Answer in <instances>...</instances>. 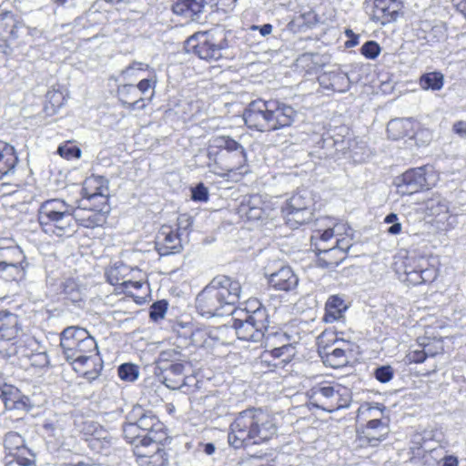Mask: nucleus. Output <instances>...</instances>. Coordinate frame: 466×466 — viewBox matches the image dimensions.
I'll list each match as a JSON object with an SVG mask.
<instances>
[{"instance_id": "nucleus-53", "label": "nucleus", "mask_w": 466, "mask_h": 466, "mask_svg": "<svg viewBox=\"0 0 466 466\" xmlns=\"http://www.w3.org/2000/svg\"><path fill=\"white\" fill-rule=\"evenodd\" d=\"M13 459L5 460V466H35L34 457L14 453Z\"/></svg>"}, {"instance_id": "nucleus-18", "label": "nucleus", "mask_w": 466, "mask_h": 466, "mask_svg": "<svg viewBox=\"0 0 466 466\" xmlns=\"http://www.w3.org/2000/svg\"><path fill=\"white\" fill-rule=\"evenodd\" d=\"M340 395L332 386L313 388L309 395L310 404L324 410L332 411L343 407L338 400Z\"/></svg>"}, {"instance_id": "nucleus-20", "label": "nucleus", "mask_w": 466, "mask_h": 466, "mask_svg": "<svg viewBox=\"0 0 466 466\" xmlns=\"http://www.w3.org/2000/svg\"><path fill=\"white\" fill-rule=\"evenodd\" d=\"M271 118V130H279L290 127L297 116L296 110L289 105L279 100H269Z\"/></svg>"}, {"instance_id": "nucleus-4", "label": "nucleus", "mask_w": 466, "mask_h": 466, "mask_svg": "<svg viewBox=\"0 0 466 466\" xmlns=\"http://www.w3.org/2000/svg\"><path fill=\"white\" fill-rule=\"evenodd\" d=\"M269 416L261 409H247L237 414L230 423L228 443L238 449L268 441L276 433Z\"/></svg>"}, {"instance_id": "nucleus-30", "label": "nucleus", "mask_w": 466, "mask_h": 466, "mask_svg": "<svg viewBox=\"0 0 466 466\" xmlns=\"http://www.w3.org/2000/svg\"><path fill=\"white\" fill-rule=\"evenodd\" d=\"M318 256L317 265L322 268H335L346 258L339 254L338 249L332 246L323 245L319 249L315 250Z\"/></svg>"}, {"instance_id": "nucleus-55", "label": "nucleus", "mask_w": 466, "mask_h": 466, "mask_svg": "<svg viewBox=\"0 0 466 466\" xmlns=\"http://www.w3.org/2000/svg\"><path fill=\"white\" fill-rule=\"evenodd\" d=\"M148 68V65H146L141 62L134 61L129 66H127L125 69L121 71L122 77L126 79H131L133 76H135V71L139 70H146Z\"/></svg>"}, {"instance_id": "nucleus-31", "label": "nucleus", "mask_w": 466, "mask_h": 466, "mask_svg": "<svg viewBox=\"0 0 466 466\" xmlns=\"http://www.w3.org/2000/svg\"><path fill=\"white\" fill-rule=\"evenodd\" d=\"M387 133L390 138L398 140L413 133V121L410 118H396L387 125Z\"/></svg>"}, {"instance_id": "nucleus-22", "label": "nucleus", "mask_w": 466, "mask_h": 466, "mask_svg": "<svg viewBox=\"0 0 466 466\" xmlns=\"http://www.w3.org/2000/svg\"><path fill=\"white\" fill-rule=\"evenodd\" d=\"M319 86L327 90L344 93L350 87V80L348 75L340 70L327 71L318 77Z\"/></svg>"}, {"instance_id": "nucleus-8", "label": "nucleus", "mask_w": 466, "mask_h": 466, "mask_svg": "<svg viewBox=\"0 0 466 466\" xmlns=\"http://www.w3.org/2000/svg\"><path fill=\"white\" fill-rule=\"evenodd\" d=\"M386 410L385 406L380 403L369 405L366 410L370 417H376L377 412L382 415ZM389 434L388 420L383 418H374L370 420L366 426L357 430V437L355 440L356 447L368 448L377 447L383 441Z\"/></svg>"}, {"instance_id": "nucleus-56", "label": "nucleus", "mask_w": 466, "mask_h": 466, "mask_svg": "<svg viewBox=\"0 0 466 466\" xmlns=\"http://www.w3.org/2000/svg\"><path fill=\"white\" fill-rule=\"evenodd\" d=\"M429 355L432 356L433 354L428 353L424 349L413 350L409 351L406 359L410 363H422Z\"/></svg>"}, {"instance_id": "nucleus-3", "label": "nucleus", "mask_w": 466, "mask_h": 466, "mask_svg": "<svg viewBox=\"0 0 466 466\" xmlns=\"http://www.w3.org/2000/svg\"><path fill=\"white\" fill-rule=\"evenodd\" d=\"M240 283L226 275H218L197 295V312L207 319L231 314L240 299Z\"/></svg>"}, {"instance_id": "nucleus-36", "label": "nucleus", "mask_w": 466, "mask_h": 466, "mask_svg": "<svg viewBox=\"0 0 466 466\" xmlns=\"http://www.w3.org/2000/svg\"><path fill=\"white\" fill-rule=\"evenodd\" d=\"M157 368L170 364L188 362L187 357L182 353L179 348H172L160 351L157 360Z\"/></svg>"}, {"instance_id": "nucleus-29", "label": "nucleus", "mask_w": 466, "mask_h": 466, "mask_svg": "<svg viewBox=\"0 0 466 466\" xmlns=\"http://www.w3.org/2000/svg\"><path fill=\"white\" fill-rule=\"evenodd\" d=\"M350 145L357 146V141L344 137L334 138L332 137H327L322 139V147L328 150L326 155L332 157H339L340 155L347 157Z\"/></svg>"}, {"instance_id": "nucleus-50", "label": "nucleus", "mask_w": 466, "mask_h": 466, "mask_svg": "<svg viewBox=\"0 0 466 466\" xmlns=\"http://www.w3.org/2000/svg\"><path fill=\"white\" fill-rule=\"evenodd\" d=\"M446 36V30L443 25H435L426 33L424 38L428 43L439 42Z\"/></svg>"}, {"instance_id": "nucleus-23", "label": "nucleus", "mask_w": 466, "mask_h": 466, "mask_svg": "<svg viewBox=\"0 0 466 466\" xmlns=\"http://www.w3.org/2000/svg\"><path fill=\"white\" fill-rule=\"evenodd\" d=\"M268 284L276 290L292 291L299 284V278L289 266L280 268L268 276Z\"/></svg>"}, {"instance_id": "nucleus-24", "label": "nucleus", "mask_w": 466, "mask_h": 466, "mask_svg": "<svg viewBox=\"0 0 466 466\" xmlns=\"http://www.w3.org/2000/svg\"><path fill=\"white\" fill-rule=\"evenodd\" d=\"M117 96L123 106L129 110L143 109L146 106V98L138 96L137 88L132 84L119 86Z\"/></svg>"}, {"instance_id": "nucleus-26", "label": "nucleus", "mask_w": 466, "mask_h": 466, "mask_svg": "<svg viewBox=\"0 0 466 466\" xmlns=\"http://www.w3.org/2000/svg\"><path fill=\"white\" fill-rule=\"evenodd\" d=\"M347 346V349L336 347L332 350L329 346L319 347V353L325 364L334 369L341 368L348 363L347 351L350 345Z\"/></svg>"}, {"instance_id": "nucleus-13", "label": "nucleus", "mask_w": 466, "mask_h": 466, "mask_svg": "<svg viewBox=\"0 0 466 466\" xmlns=\"http://www.w3.org/2000/svg\"><path fill=\"white\" fill-rule=\"evenodd\" d=\"M17 315L7 310L0 311V353L11 356L16 353L15 340L19 331Z\"/></svg>"}, {"instance_id": "nucleus-19", "label": "nucleus", "mask_w": 466, "mask_h": 466, "mask_svg": "<svg viewBox=\"0 0 466 466\" xmlns=\"http://www.w3.org/2000/svg\"><path fill=\"white\" fill-rule=\"evenodd\" d=\"M187 362L170 364L157 368L159 380L170 390H180L187 385L185 377V365Z\"/></svg>"}, {"instance_id": "nucleus-59", "label": "nucleus", "mask_w": 466, "mask_h": 466, "mask_svg": "<svg viewBox=\"0 0 466 466\" xmlns=\"http://www.w3.org/2000/svg\"><path fill=\"white\" fill-rule=\"evenodd\" d=\"M31 362L35 367H46L49 364V358L46 351L33 353Z\"/></svg>"}, {"instance_id": "nucleus-17", "label": "nucleus", "mask_w": 466, "mask_h": 466, "mask_svg": "<svg viewBox=\"0 0 466 466\" xmlns=\"http://www.w3.org/2000/svg\"><path fill=\"white\" fill-rule=\"evenodd\" d=\"M160 443L154 442L134 449V454L139 466H166L167 464V455Z\"/></svg>"}, {"instance_id": "nucleus-15", "label": "nucleus", "mask_w": 466, "mask_h": 466, "mask_svg": "<svg viewBox=\"0 0 466 466\" xmlns=\"http://www.w3.org/2000/svg\"><path fill=\"white\" fill-rule=\"evenodd\" d=\"M270 212L269 203L260 195L244 197L238 208L239 217L248 221L263 220L269 217Z\"/></svg>"}, {"instance_id": "nucleus-21", "label": "nucleus", "mask_w": 466, "mask_h": 466, "mask_svg": "<svg viewBox=\"0 0 466 466\" xmlns=\"http://www.w3.org/2000/svg\"><path fill=\"white\" fill-rule=\"evenodd\" d=\"M206 5L205 0H174L172 11L190 21L200 22Z\"/></svg>"}, {"instance_id": "nucleus-27", "label": "nucleus", "mask_w": 466, "mask_h": 466, "mask_svg": "<svg viewBox=\"0 0 466 466\" xmlns=\"http://www.w3.org/2000/svg\"><path fill=\"white\" fill-rule=\"evenodd\" d=\"M4 446L8 451L5 460L13 459L15 457L14 453L34 457V454L25 446L24 438L15 431H9L5 435Z\"/></svg>"}, {"instance_id": "nucleus-9", "label": "nucleus", "mask_w": 466, "mask_h": 466, "mask_svg": "<svg viewBox=\"0 0 466 466\" xmlns=\"http://www.w3.org/2000/svg\"><path fill=\"white\" fill-rule=\"evenodd\" d=\"M313 198L307 189L293 194L281 208L286 224L291 228L309 223L313 218Z\"/></svg>"}, {"instance_id": "nucleus-39", "label": "nucleus", "mask_w": 466, "mask_h": 466, "mask_svg": "<svg viewBox=\"0 0 466 466\" xmlns=\"http://www.w3.org/2000/svg\"><path fill=\"white\" fill-rule=\"evenodd\" d=\"M419 83L420 87L424 90L437 91L443 86V75L437 71L425 73L420 77Z\"/></svg>"}, {"instance_id": "nucleus-28", "label": "nucleus", "mask_w": 466, "mask_h": 466, "mask_svg": "<svg viewBox=\"0 0 466 466\" xmlns=\"http://www.w3.org/2000/svg\"><path fill=\"white\" fill-rule=\"evenodd\" d=\"M18 157L15 147L4 141H0V179L14 173Z\"/></svg>"}, {"instance_id": "nucleus-57", "label": "nucleus", "mask_w": 466, "mask_h": 466, "mask_svg": "<svg viewBox=\"0 0 466 466\" xmlns=\"http://www.w3.org/2000/svg\"><path fill=\"white\" fill-rule=\"evenodd\" d=\"M46 97L53 107L62 106L65 100L63 93L56 89L47 91Z\"/></svg>"}, {"instance_id": "nucleus-45", "label": "nucleus", "mask_w": 466, "mask_h": 466, "mask_svg": "<svg viewBox=\"0 0 466 466\" xmlns=\"http://www.w3.org/2000/svg\"><path fill=\"white\" fill-rule=\"evenodd\" d=\"M381 49L380 45L373 40L367 41L360 48V54L368 59H375L379 56Z\"/></svg>"}, {"instance_id": "nucleus-40", "label": "nucleus", "mask_w": 466, "mask_h": 466, "mask_svg": "<svg viewBox=\"0 0 466 466\" xmlns=\"http://www.w3.org/2000/svg\"><path fill=\"white\" fill-rule=\"evenodd\" d=\"M61 287L62 293L73 303H79L83 300V289L76 280L67 279L62 283Z\"/></svg>"}, {"instance_id": "nucleus-47", "label": "nucleus", "mask_w": 466, "mask_h": 466, "mask_svg": "<svg viewBox=\"0 0 466 466\" xmlns=\"http://www.w3.org/2000/svg\"><path fill=\"white\" fill-rule=\"evenodd\" d=\"M192 225L193 218L190 215L187 213L180 214L177 217V229L175 231L182 233V236L186 234L187 237L191 230Z\"/></svg>"}, {"instance_id": "nucleus-54", "label": "nucleus", "mask_w": 466, "mask_h": 466, "mask_svg": "<svg viewBox=\"0 0 466 466\" xmlns=\"http://www.w3.org/2000/svg\"><path fill=\"white\" fill-rule=\"evenodd\" d=\"M191 198L194 201L207 202L208 200V190L203 183H198L191 188Z\"/></svg>"}, {"instance_id": "nucleus-35", "label": "nucleus", "mask_w": 466, "mask_h": 466, "mask_svg": "<svg viewBox=\"0 0 466 466\" xmlns=\"http://www.w3.org/2000/svg\"><path fill=\"white\" fill-rule=\"evenodd\" d=\"M218 329L209 328H198L189 332L190 343L197 347H209L210 340H216Z\"/></svg>"}, {"instance_id": "nucleus-34", "label": "nucleus", "mask_w": 466, "mask_h": 466, "mask_svg": "<svg viewBox=\"0 0 466 466\" xmlns=\"http://www.w3.org/2000/svg\"><path fill=\"white\" fill-rule=\"evenodd\" d=\"M29 263L10 264L0 262V278L5 281H19L25 277Z\"/></svg>"}, {"instance_id": "nucleus-14", "label": "nucleus", "mask_w": 466, "mask_h": 466, "mask_svg": "<svg viewBox=\"0 0 466 466\" xmlns=\"http://www.w3.org/2000/svg\"><path fill=\"white\" fill-rule=\"evenodd\" d=\"M365 3L370 7L371 20L381 25L397 21L404 14L402 0H366Z\"/></svg>"}, {"instance_id": "nucleus-41", "label": "nucleus", "mask_w": 466, "mask_h": 466, "mask_svg": "<svg viewBox=\"0 0 466 466\" xmlns=\"http://www.w3.org/2000/svg\"><path fill=\"white\" fill-rule=\"evenodd\" d=\"M0 262L10 264L28 263L23 250L16 245L1 251Z\"/></svg>"}, {"instance_id": "nucleus-11", "label": "nucleus", "mask_w": 466, "mask_h": 466, "mask_svg": "<svg viewBox=\"0 0 466 466\" xmlns=\"http://www.w3.org/2000/svg\"><path fill=\"white\" fill-rule=\"evenodd\" d=\"M269 100L257 99L250 102L243 113V119L248 128L260 132H270L271 118Z\"/></svg>"}, {"instance_id": "nucleus-6", "label": "nucleus", "mask_w": 466, "mask_h": 466, "mask_svg": "<svg viewBox=\"0 0 466 466\" xmlns=\"http://www.w3.org/2000/svg\"><path fill=\"white\" fill-rule=\"evenodd\" d=\"M269 323L268 309L257 299L248 302L243 318L232 319L238 339L254 342L261 341L268 336Z\"/></svg>"}, {"instance_id": "nucleus-44", "label": "nucleus", "mask_w": 466, "mask_h": 466, "mask_svg": "<svg viewBox=\"0 0 466 466\" xmlns=\"http://www.w3.org/2000/svg\"><path fill=\"white\" fill-rule=\"evenodd\" d=\"M368 156L365 144H360L357 141V146H350L346 158L351 159L353 162H363Z\"/></svg>"}, {"instance_id": "nucleus-46", "label": "nucleus", "mask_w": 466, "mask_h": 466, "mask_svg": "<svg viewBox=\"0 0 466 466\" xmlns=\"http://www.w3.org/2000/svg\"><path fill=\"white\" fill-rule=\"evenodd\" d=\"M167 309V303L165 300L154 302L149 309V318L153 321H158L164 319Z\"/></svg>"}, {"instance_id": "nucleus-42", "label": "nucleus", "mask_w": 466, "mask_h": 466, "mask_svg": "<svg viewBox=\"0 0 466 466\" xmlns=\"http://www.w3.org/2000/svg\"><path fill=\"white\" fill-rule=\"evenodd\" d=\"M117 373L122 380L133 382L139 376L138 367L133 363H123L119 365Z\"/></svg>"}, {"instance_id": "nucleus-51", "label": "nucleus", "mask_w": 466, "mask_h": 466, "mask_svg": "<svg viewBox=\"0 0 466 466\" xmlns=\"http://www.w3.org/2000/svg\"><path fill=\"white\" fill-rule=\"evenodd\" d=\"M57 153L64 158L72 159L81 157V150L76 146L62 145L57 148Z\"/></svg>"}, {"instance_id": "nucleus-2", "label": "nucleus", "mask_w": 466, "mask_h": 466, "mask_svg": "<svg viewBox=\"0 0 466 466\" xmlns=\"http://www.w3.org/2000/svg\"><path fill=\"white\" fill-rule=\"evenodd\" d=\"M60 347L66 361L74 366L76 371L84 367L93 366L84 371V378L92 382L100 376L103 360L99 356L97 343L86 329L78 327H67L60 334Z\"/></svg>"}, {"instance_id": "nucleus-5", "label": "nucleus", "mask_w": 466, "mask_h": 466, "mask_svg": "<svg viewBox=\"0 0 466 466\" xmlns=\"http://www.w3.org/2000/svg\"><path fill=\"white\" fill-rule=\"evenodd\" d=\"M237 36L231 30L216 27L206 32H198L185 42L187 53H193L200 59L218 61L225 53L237 45Z\"/></svg>"}, {"instance_id": "nucleus-10", "label": "nucleus", "mask_w": 466, "mask_h": 466, "mask_svg": "<svg viewBox=\"0 0 466 466\" xmlns=\"http://www.w3.org/2000/svg\"><path fill=\"white\" fill-rule=\"evenodd\" d=\"M127 420L137 423L144 434L142 442L150 444L166 440V427L152 410H146L140 405L134 406L127 415Z\"/></svg>"}, {"instance_id": "nucleus-49", "label": "nucleus", "mask_w": 466, "mask_h": 466, "mask_svg": "<svg viewBox=\"0 0 466 466\" xmlns=\"http://www.w3.org/2000/svg\"><path fill=\"white\" fill-rule=\"evenodd\" d=\"M394 370L390 365H382L375 369L374 377L381 383H387L392 380Z\"/></svg>"}, {"instance_id": "nucleus-37", "label": "nucleus", "mask_w": 466, "mask_h": 466, "mask_svg": "<svg viewBox=\"0 0 466 466\" xmlns=\"http://www.w3.org/2000/svg\"><path fill=\"white\" fill-rule=\"evenodd\" d=\"M339 226L335 225L323 230H315L310 238L311 245L314 246L315 250L319 249V247H323V245H328V243L331 241L334 237L340 235L339 232Z\"/></svg>"}, {"instance_id": "nucleus-16", "label": "nucleus", "mask_w": 466, "mask_h": 466, "mask_svg": "<svg viewBox=\"0 0 466 466\" xmlns=\"http://www.w3.org/2000/svg\"><path fill=\"white\" fill-rule=\"evenodd\" d=\"M182 233L176 232L171 227L162 226L158 231L155 245L160 256H168L182 251Z\"/></svg>"}, {"instance_id": "nucleus-33", "label": "nucleus", "mask_w": 466, "mask_h": 466, "mask_svg": "<svg viewBox=\"0 0 466 466\" xmlns=\"http://www.w3.org/2000/svg\"><path fill=\"white\" fill-rule=\"evenodd\" d=\"M347 306L344 300L339 296H331L325 306V314L323 319L327 323H332L342 317Z\"/></svg>"}, {"instance_id": "nucleus-62", "label": "nucleus", "mask_w": 466, "mask_h": 466, "mask_svg": "<svg viewBox=\"0 0 466 466\" xmlns=\"http://www.w3.org/2000/svg\"><path fill=\"white\" fill-rule=\"evenodd\" d=\"M312 16H313V15L310 12H309L307 14L299 15L296 16L293 20H291L289 23L288 26L291 30H294L296 27L300 28L306 25L305 20L309 19Z\"/></svg>"}, {"instance_id": "nucleus-32", "label": "nucleus", "mask_w": 466, "mask_h": 466, "mask_svg": "<svg viewBox=\"0 0 466 466\" xmlns=\"http://www.w3.org/2000/svg\"><path fill=\"white\" fill-rule=\"evenodd\" d=\"M20 23L16 21L11 12L0 15V38L3 40L15 39L18 37L17 29Z\"/></svg>"}, {"instance_id": "nucleus-58", "label": "nucleus", "mask_w": 466, "mask_h": 466, "mask_svg": "<svg viewBox=\"0 0 466 466\" xmlns=\"http://www.w3.org/2000/svg\"><path fill=\"white\" fill-rule=\"evenodd\" d=\"M331 246L338 249L339 255L345 256L346 252L352 246V239L349 238H336Z\"/></svg>"}, {"instance_id": "nucleus-43", "label": "nucleus", "mask_w": 466, "mask_h": 466, "mask_svg": "<svg viewBox=\"0 0 466 466\" xmlns=\"http://www.w3.org/2000/svg\"><path fill=\"white\" fill-rule=\"evenodd\" d=\"M273 328H270L268 325V332H267L268 336L265 337L266 345L267 346H279L283 343H290V337L280 330H273Z\"/></svg>"}, {"instance_id": "nucleus-61", "label": "nucleus", "mask_w": 466, "mask_h": 466, "mask_svg": "<svg viewBox=\"0 0 466 466\" xmlns=\"http://www.w3.org/2000/svg\"><path fill=\"white\" fill-rule=\"evenodd\" d=\"M272 349L270 350V355L274 358H280L282 357V351L288 350L289 351V354H295V349L292 346L291 343H283L279 346H271Z\"/></svg>"}, {"instance_id": "nucleus-12", "label": "nucleus", "mask_w": 466, "mask_h": 466, "mask_svg": "<svg viewBox=\"0 0 466 466\" xmlns=\"http://www.w3.org/2000/svg\"><path fill=\"white\" fill-rule=\"evenodd\" d=\"M428 167L411 168L404 172L395 180L398 192L401 195H412L419 191L429 189L432 182L428 174Z\"/></svg>"}, {"instance_id": "nucleus-7", "label": "nucleus", "mask_w": 466, "mask_h": 466, "mask_svg": "<svg viewBox=\"0 0 466 466\" xmlns=\"http://www.w3.org/2000/svg\"><path fill=\"white\" fill-rule=\"evenodd\" d=\"M225 149L232 158L227 167V171H237L246 166L247 155L244 147L236 140L229 137H214L208 141L207 148V157L208 158V167L210 171L217 173L216 166L218 162L221 150Z\"/></svg>"}, {"instance_id": "nucleus-1", "label": "nucleus", "mask_w": 466, "mask_h": 466, "mask_svg": "<svg viewBox=\"0 0 466 466\" xmlns=\"http://www.w3.org/2000/svg\"><path fill=\"white\" fill-rule=\"evenodd\" d=\"M107 190L106 187H98L93 193L83 188V198L77 201V208L96 211L86 218H79L76 208L64 200L54 198L45 201L38 209V222L47 234L57 237H71L76 231V220L86 228H93L101 226L104 211L107 202Z\"/></svg>"}, {"instance_id": "nucleus-48", "label": "nucleus", "mask_w": 466, "mask_h": 466, "mask_svg": "<svg viewBox=\"0 0 466 466\" xmlns=\"http://www.w3.org/2000/svg\"><path fill=\"white\" fill-rule=\"evenodd\" d=\"M157 85V79L156 76H154L151 78H144L138 82V84L136 86L137 88V93H141V95L146 96L149 90H152L150 96L148 97V100H151L154 96V89Z\"/></svg>"}, {"instance_id": "nucleus-25", "label": "nucleus", "mask_w": 466, "mask_h": 466, "mask_svg": "<svg viewBox=\"0 0 466 466\" xmlns=\"http://www.w3.org/2000/svg\"><path fill=\"white\" fill-rule=\"evenodd\" d=\"M3 402L7 410H29L32 407L30 399L24 395L16 387L8 385L5 387Z\"/></svg>"}, {"instance_id": "nucleus-52", "label": "nucleus", "mask_w": 466, "mask_h": 466, "mask_svg": "<svg viewBox=\"0 0 466 466\" xmlns=\"http://www.w3.org/2000/svg\"><path fill=\"white\" fill-rule=\"evenodd\" d=\"M405 274L407 275V280L412 285H420L422 284L420 279V265L418 267H412L410 264L405 265Z\"/></svg>"}, {"instance_id": "nucleus-64", "label": "nucleus", "mask_w": 466, "mask_h": 466, "mask_svg": "<svg viewBox=\"0 0 466 466\" xmlns=\"http://www.w3.org/2000/svg\"><path fill=\"white\" fill-rule=\"evenodd\" d=\"M452 130L460 137L465 138L466 137V122L458 121V122L454 123V125L452 127Z\"/></svg>"}, {"instance_id": "nucleus-60", "label": "nucleus", "mask_w": 466, "mask_h": 466, "mask_svg": "<svg viewBox=\"0 0 466 466\" xmlns=\"http://www.w3.org/2000/svg\"><path fill=\"white\" fill-rule=\"evenodd\" d=\"M435 202L436 201L434 199H431L427 203V208L431 211V215L438 216L441 213H446L448 211V206L446 205V203L441 202V200L437 201L438 205H437V208L435 209V208H434Z\"/></svg>"}, {"instance_id": "nucleus-63", "label": "nucleus", "mask_w": 466, "mask_h": 466, "mask_svg": "<svg viewBox=\"0 0 466 466\" xmlns=\"http://www.w3.org/2000/svg\"><path fill=\"white\" fill-rule=\"evenodd\" d=\"M425 443H426V441L424 439V437L422 436V434L420 433H415L413 436H412V439H411V444L412 446L410 447V449L413 451V453L415 452V450H426L425 448Z\"/></svg>"}, {"instance_id": "nucleus-38", "label": "nucleus", "mask_w": 466, "mask_h": 466, "mask_svg": "<svg viewBox=\"0 0 466 466\" xmlns=\"http://www.w3.org/2000/svg\"><path fill=\"white\" fill-rule=\"evenodd\" d=\"M123 435L127 442L134 445V449H137V446L144 447L149 444L141 441L144 434L138 428L137 423H135V421H131L130 420H127V421L123 424Z\"/></svg>"}]
</instances>
